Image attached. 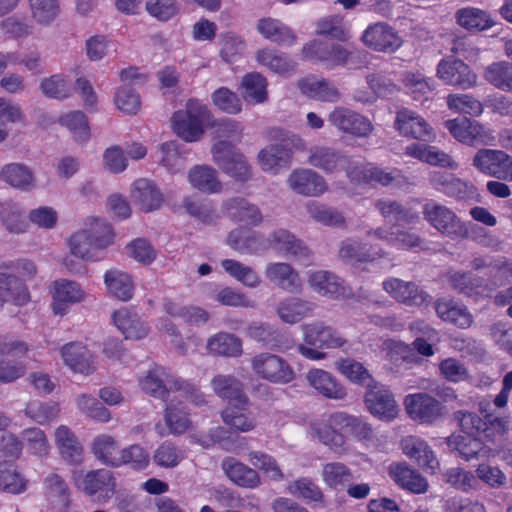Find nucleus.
<instances>
[{
  "label": "nucleus",
  "instance_id": "obj_1",
  "mask_svg": "<svg viewBox=\"0 0 512 512\" xmlns=\"http://www.w3.org/2000/svg\"><path fill=\"white\" fill-rule=\"evenodd\" d=\"M174 132L186 142H197L205 128L212 123V114L206 105L196 99L187 101L185 108L176 111L171 118Z\"/></svg>",
  "mask_w": 512,
  "mask_h": 512
},
{
  "label": "nucleus",
  "instance_id": "obj_2",
  "mask_svg": "<svg viewBox=\"0 0 512 512\" xmlns=\"http://www.w3.org/2000/svg\"><path fill=\"white\" fill-rule=\"evenodd\" d=\"M424 219L442 235L452 239L468 236L465 223L448 207L437 202H428L423 206Z\"/></svg>",
  "mask_w": 512,
  "mask_h": 512
},
{
  "label": "nucleus",
  "instance_id": "obj_3",
  "mask_svg": "<svg viewBox=\"0 0 512 512\" xmlns=\"http://www.w3.org/2000/svg\"><path fill=\"white\" fill-rule=\"evenodd\" d=\"M213 161L226 174L237 181L245 182L251 178V169L245 156L230 142L220 140L211 148Z\"/></svg>",
  "mask_w": 512,
  "mask_h": 512
},
{
  "label": "nucleus",
  "instance_id": "obj_4",
  "mask_svg": "<svg viewBox=\"0 0 512 512\" xmlns=\"http://www.w3.org/2000/svg\"><path fill=\"white\" fill-rule=\"evenodd\" d=\"M472 165L487 176L512 182V156L503 150L481 148L474 155Z\"/></svg>",
  "mask_w": 512,
  "mask_h": 512
},
{
  "label": "nucleus",
  "instance_id": "obj_5",
  "mask_svg": "<svg viewBox=\"0 0 512 512\" xmlns=\"http://www.w3.org/2000/svg\"><path fill=\"white\" fill-rule=\"evenodd\" d=\"M253 371L261 378L272 383H288L295 373L288 362L282 357L271 353L255 355L251 361Z\"/></svg>",
  "mask_w": 512,
  "mask_h": 512
},
{
  "label": "nucleus",
  "instance_id": "obj_6",
  "mask_svg": "<svg viewBox=\"0 0 512 512\" xmlns=\"http://www.w3.org/2000/svg\"><path fill=\"white\" fill-rule=\"evenodd\" d=\"M328 122L340 132L358 138H367L374 130L367 117L343 106L335 107L329 113Z\"/></svg>",
  "mask_w": 512,
  "mask_h": 512
},
{
  "label": "nucleus",
  "instance_id": "obj_7",
  "mask_svg": "<svg viewBox=\"0 0 512 512\" xmlns=\"http://www.w3.org/2000/svg\"><path fill=\"white\" fill-rule=\"evenodd\" d=\"M382 287L398 303L411 308L428 306L433 299L413 281L390 278L383 282Z\"/></svg>",
  "mask_w": 512,
  "mask_h": 512
},
{
  "label": "nucleus",
  "instance_id": "obj_8",
  "mask_svg": "<svg viewBox=\"0 0 512 512\" xmlns=\"http://www.w3.org/2000/svg\"><path fill=\"white\" fill-rule=\"evenodd\" d=\"M404 404L409 416L421 423H434L442 417V405L436 398L426 393L410 394Z\"/></svg>",
  "mask_w": 512,
  "mask_h": 512
},
{
  "label": "nucleus",
  "instance_id": "obj_9",
  "mask_svg": "<svg viewBox=\"0 0 512 512\" xmlns=\"http://www.w3.org/2000/svg\"><path fill=\"white\" fill-rule=\"evenodd\" d=\"M303 341L318 349H335L342 347L346 340L331 326L322 321H314L301 326Z\"/></svg>",
  "mask_w": 512,
  "mask_h": 512
},
{
  "label": "nucleus",
  "instance_id": "obj_10",
  "mask_svg": "<svg viewBox=\"0 0 512 512\" xmlns=\"http://www.w3.org/2000/svg\"><path fill=\"white\" fill-rule=\"evenodd\" d=\"M445 126L455 139L469 146L486 145L492 139L482 124L468 118L448 120Z\"/></svg>",
  "mask_w": 512,
  "mask_h": 512
},
{
  "label": "nucleus",
  "instance_id": "obj_11",
  "mask_svg": "<svg viewBox=\"0 0 512 512\" xmlns=\"http://www.w3.org/2000/svg\"><path fill=\"white\" fill-rule=\"evenodd\" d=\"M445 442L452 452L465 461L486 459L491 453V448L472 434L454 433L445 438Z\"/></svg>",
  "mask_w": 512,
  "mask_h": 512
},
{
  "label": "nucleus",
  "instance_id": "obj_12",
  "mask_svg": "<svg viewBox=\"0 0 512 512\" xmlns=\"http://www.w3.org/2000/svg\"><path fill=\"white\" fill-rule=\"evenodd\" d=\"M437 75L446 84L467 89L476 84L477 76L462 60L453 57L443 59L437 67Z\"/></svg>",
  "mask_w": 512,
  "mask_h": 512
},
{
  "label": "nucleus",
  "instance_id": "obj_13",
  "mask_svg": "<svg viewBox=\"0 0 512 512\" xmlns=\"http://www.w3.org/2000/svg\"><path fill=\"white\" fill-rule=\"evenodd\" d=\"M364 44L380 52L392 53L401 46V39L389 25L379 22L370 25L362 35Z\"/></svg>",
  "mask_w": 512,
  "mask_h": 512
},
{
  "label": "nucleus",
  "instance_id": "obj_14",
  "mask_svg": "<svg viewBox=\"0 0 512 512\" xmlns=\"http://www.w3.org/2000/svg\"><path fill=\"white\" fill-rule=\"evenodd\" d=\"M307 162L312 167L331 174L343 170L348 159L341 151L333 147L315 145L308 150Z\"/></svg>",
  "mask_w": 512,
  "mask_h": 512
},
{
  "label": "nucleus",
  "instance_id": "obj_15",
  "mask_svg": "<svg viewBox=\"0 0 512 512\" xmlns=\"http://www.w3.org/2000/svg\"><path fill=\"white\" fill-rule=\"evenodd\" d=\"M76 487L87 495H94L101 491H113L115 479L111 471L98 469L84 473L82 470L74 471L72 475Z\"/></svg>",
  "mask_w": 512,
  "mask_h": 512
},
{
  "label": "nucleus",
  "instance_id": "obj_16",
  "mask_svg": "<svg viewBox=\"0 0 512 512\" xmlns=\"http://www.w3.org/2000/svg\"><path fill=\"white\" fill-rule=\"evenodd\" d=\"M394 128L404 136L422 141H429L433 137L432 128L425 119L408 109L397 112Z\"/></svg>",
  "mask_w": 512,
  "mask_h": 512
},
{
  "label": "nucleus",
  "instance_id": "obj_17",
  "mask_svg": "<svg viewBox=\"0 0 512 512\" xmlns=\"http://www.w3.org/2000/svg\"><path fill=\"white\" fill-rule=\"evenodd\" d=\"M177 378L172 376L163 367H156L148 371L147 375L140 380L142 390L154 398L168 401L170 393L174 391Z\"/></svg>",
  "mask_w": 512,
  "mask_h": 512
},
{
  "label": "nucleus",
  "instance_id": "obj_18",
  "mask_svg": "<svg viewBox=\"0 0 512 512\" xmlns=\"http://www.w3.org/2000/svg\"><path fill=\"white\" fill-rule=\"evenodd\" d=\"M268 242L274 249L288 258L302 261L310 258V249L286 229L280 228L273 231L268 237Z\"/></svg>",
  "mask_w": 512,
  "mask_h": 512
},
{
  "label": "nucleus",
  "instance_id": "obj_19",
  "mask_svg": "<svg viewBox=\"0 0 512 512\" xmlns=\"http://www.w3.org/2000/svg\"><path fill=\"white\" fill-rule=\"evenodd\" d=\"M289 187L298 194L318 196L327 189L325 179L311 169H296L288 178Z\"/></svg>",
  "mask_w": 512,
  "mask_h": 512
},
{
  "label": "nucleus",
  "instance_id": "obj_20",
  "mask_svg": "<svg viewBox=\"0 0 512 512\" xmlns=\"http://www.w3.org/2000/svg\"><path fill=\"white\" fill-rule=\"evenodd\" d=\"M61 356L64 363L74 372L89 375L96 369L93 354L81 343H68L63 346Z\"/></svg>",
  "mask_w": 512,
  "mask_h": 512
},
{
  "label": "nucleus",
  "instance_id": "obj_21",
  "mask_svg": "<svg viewBox=\"0 0 512 512\" xmlns=\"http://www.w3.org/2000/svg\"><path fill=\"white\" fill-rule=\"evenodd\" d=\"M308 283L321 296L338 299L347 295L345 282L332 272L319 270L312 272Z\"/></svg>",
  "mask_w": 512,
  "mask_h": 512
},
{
  "label": "nucleus",
  "instance_id": "obj_22",
  "mask_svg": "<svg viewBox=\"0 0 512 512\" xmlns=\"http://www.w3.org/2000/svg\"><path fill=\"white\" fill-rule=\"evenodd\" d=\"M54 436L61 458L70 465L80 464L83 460V447L71 429L61 425L55 430Z\"/></svg>",
  "mask_w": 512,
  "mask_h": 512
},
{
  "label": "nucleus",
  "instance_id": "obj_23",
  "mask_svg": "<svg viewBox=\"0 0 512 512\" xmlns=\"http://www.w3.org/2000/svg\"><path fill=\"white\" fill-rule=\"evenodd\" d=\"M85 292L81 286L74 281L61 279L54 282L53 304L54 314L63 315L66 305L83 301Z\"/></svg>",
  "mask_w": 512,
  "mask_h": 512
},
{
  "label": "nucleus",
  "instance_id": "obj_24",
  "mask_svg": "<svg viewBox=\"0 0 512 512\" xmlns=\"http://www.w3.org/2000/svg\"><path fill=\"white\" fill-rule=\"evenodd\" d=\"M265 276L269 281L289 293H296L301 289L299 274L288 263H269L265 268Z\"/></svg>",
  "mask_w": 512,
  "mask_h": 512
},
{
  "label": "nucleus",
  "instance_id": "obj_25",
  "mask_svg": "<svg viewBox=\"0 0 512 512\" xmlns=\"http://www.w3.org/2000/svg\"><path fill=\"white\" fill-rule=\"evenodd\" d=\"M211 387L215 394L227 400L229 405L248 404L249 402L242 383L233 375L219 374L214 376L211 380Z\"/></svg>",
  "mask_w": 512,
  "mask_h": 512
},
{
  "label": "nucleus",
  "instance_id": "obj_26",
  "mask_svg": "<svg viewBox=\"0 0 512 512\" xmlns=\"http://www.w3.org/2000/svg\"><path fill=\"white\" fill-rule=\"evenodd\" d=\"M132 197L141 211L146 213L158 210L164 201L163 194L156 184L143 178L134 182Z\"/></svg>",
  "mask_w": 512,
  "mask_h": 512
},
{
  "label": "nucleus",
  "instance_id": "obj_27",
  "mask_svg": "<svg viewBox=\"0 0 512 512\" xmlns=\"http://www.w3.org/2000/svg\"><path fill=\"white\" fill-rule=\"evenodd\" d=\"M369 411L379 417L391 419L397 414V405L392 393L385 388H370L365 395Z\"/></svg>",
  "mask_w": 512,
  "mask_h": 512
},
{
  "label": "nucleus",
  "instance_id": "obj_28",
  "mask_svg": "<svg viewBox=\"0 0 512 512\" xmlns=\"http://www.w3.org/2000/svg\"><path fill=\"white\" fill-rule=\"evenodd\" d=\"M221 467L229 480L237 486L253 489L258 487L261 483L260 476L256 470L239 462L235 458H225L221 463Z\"/></svg>",
  "mask_w": 512,
  "mask_h": 512
},
{
  "label": "nucleus",
  "instance_id": "obj_29",
  "mask_svg": "<svg viewBox=\"0 0 512 512\" xmlns=\"http://www.w3.org/2000/svg\"><path fill=\"white\" fill-rule=\"evenodd\" d=\"M314 308L315 304L313 302L297 297H289L278 303L276 314L284 323L296 324L305 317L312 315Z\"/></svg>",
  "mask_w": 512,
  "mask_h": 512
},
{
  "label": "nucleus",
  "instance_id": "obj_30",
  "mask_svg": "<svg viewBox=\"0 0 512 512\" xmlns=\"http://www.w3.org/2000/svg\"><path fill=\"white\" fill-rule=\"evenodd\" d=\"M456 23L467 31H484L496 22L488 11L476 7H464L455 13Z\"/></svg>",
  "mask_w": 512,
  "mask_h": 512
},
{
  "label": "nucleus",
  "instance_id": "obj_31",
  "mask_svg": "<svg viewBox=\"0 0 512 512\" xmlns=\"http://www.w3.org/2000/svg\"><path fill=\"white\" fill-rule=\"evenodd\" d=\"M26 285L15 275L0 273V307L5 302L21 306L29 301Z\"/></svg>",
  "mask_w": 512,
  "mask_h": 512
},
{
  "label": "nucleus",
  "instance_id": "obj_32",
  "mask_svg": "<svg viewBox=\"0 0 512 512\" xmlns=\"http://www.w3.org/2000/svg\"><path fill=\"white\" fill-rule=\"evenodd\" d=\"M104 284L108 293L121 301H129L133 297L132 277L122 270L116 268L107 270L104 274Z\"/></svg>",
  "mask_w": 512,
  "mask_h": 512
},
{
  "label": "nucleus",
  "instance_id": "obj_33",
  "mask_svg": "<svg viewBox=\"0 0 512 512\" xmlns=\"http://www.w3.org/2000/svg\"><path fill=\"white\" fill-rule=\"evenodd\" d=\"M309 384L320 394L331 399H344L345 388L329 372L314 369L307 374Z\"/></svg>",
  "mask_w": 512,
  "mask_h": 512
},
{
  "label": "nucleus",
  "instance_id": "obj_34",
  "mask_svg": "<svg viewBox=\"0 0 512 512\" xmlns=\"http://www.w3.org/2000/svg\"><path fill=\"white\" fill-rule=\"evenodd\" d=\"M257 31L266 39L278 45L291 46L296 42V35L284 23L270 17L257 22Z\"/></svg>",
  "mask_w": 512,
  "mask_h": 512
},
{
  "label": "nucleus",
  "instance_id": "obj_35",
  "mask_svg": "<svg viewBox=\"0 0 512 512\" xmlns=\"http://www.w3.org/2000/svg\"><path fill=\"white\" fill-rule=\"evenodd\" d=\"M248 404L228 405L222 412L223 422L235 432H248L256 426V419L248 411Z\"/></svg>",
  "mask_w": 512,
  "mask_h": 512
},
{
  "label": "nucleus",
  "instance_id": "obj_36",
  "mask_svg": "<svg viewBox=\"0 0 512 512\" xmlns=\"http://www.w3.org/2000/svg\"><path fill=\"white\" fill-rule=\"evenodd\" d=\"M389 474L398 485L413 493L421 494L426 492L428 488L426 479L404 463L391 465Z\"/></svg>",
  "mask_w": 512,
  "mask_h": 512
},
{
  "label": "nucleus",
  "instance_id": "obj_37",
  "mask_svg": "<svg viewBox=\"0 0 512 512\" xmlns=\"http://www.w3.org/2000/svg\"><path fill=\"white\" fill-rule=\"evenodd\" d=\"M223 209L232 218L248 225H258L263 219L259 208L244 198L234 197L226 200Z\"/></svg>",
  "mask_w": 512,
  "mask_h": 512
},
{
  "label": "nucleus",
  "instance_id": "obj_38",
  "mask_svg": "<svg viewBox=\"0 0 512 512\" xmlns=\"http://www.w3.org/2000/svg\"><path fill=\"white\" fill-rule=\"evenodd\" d=\"M435 311L442 320L454 323L461 328H468L473 322L472 316L467 308L457 304L452 299H438L435 302Z\"/></svg>",
  "mask_w": 512,
  "mask_h": 512
},
{
  "label": "nucleus",
  "instance_id": "obj_39",
  "mask_svg": "<svg viewBox=\"0 0 512 512\" xmlns=\"http://www.w3.org/2000/svg\"><path fill=\"white\" fill-rule=\"evenodd\" d=\"M117 328L125 335L126 339L139 340L144 338L149 327L136 314L130 313L127 309H119L112 315Z\"/></svg>",
  "mask_w": 512,
  "mask_h": 512
},
{
  "label": "nucleus",
  "instance_id": "obj_40",
  "mask_svg": "<svg viewBox=\"0 0 512 512\" xmlns=\"http://www.w3.org/2000/svg\"><path fill=\"white\" fill-rule=\"evenodd\" d=\"M375 207L385 219L395 221L397 225L414 224L419 219L416 212L396 200L380 199L376 201Z\"/></svg>",
  "mask_w": 512,
  "mask_h": 512
},
{
  "label": "nucleus",
  "instance_id": "obj_41",
  "mask_svg": "<svg viewBox=\"0 0 512 512\" xmlns=\"http://www.w3.org/2000/svg\"><path fill=\"white\" fill-rule=\"evenodd\" d=\"M188 179L195 189L204 193H217L222 189L217 171L208 165H196L191 168Z\"/></svg>",
  "mask_w": 512,
  "mask_h": 512
},
{
  "label": "nucleus",
  "instance_id": "obj_42",
  "mask_svg": "<svg viewBox=\"0 0 512 512\" xmlns=\"http://www.w3.org/2000/svg\"><path fill=\"white\" fill-rule=\"evenodd\" d=\"M292 152L284 144H272L263 148L258 154V160L264 171H274L287 167L291 161Z\"/></svg>",
  "mask_w": 512,
  "mask_h": 512
},
{
  "label": "nucleus",
  "instance_id": "obj_43",
  "mask_svg": "<svg viewBox=\"0 0 512 512\" xmlns=\"http://www.w3.org/2000/svg\"><path fill=\"white\" fill-rule=\"evenodd\" d=\"M210 353L224 357H238L242 354V341L234 334L220 332L208 339Z\"/></svg>",
  "mask_w": 512,
  "mask_h": 512
},
{
  "label": "nucleus",
  "instance_id": "obj_44",
  "mask_svg": "<svg viewBox=\"0 0 512 512\" xmlns=\"http://www.w3.org/2000/svg\"><path fill=\"white\" fill-rule=\"evenodd\" d=\"M257 61L277 74H288L295 70L296 63L283 52L274 49H261L256 53Z\"/></svg>",
  "mask_w": 512,
  "mask_h": 512
},
{
  "label": "nucleus",
  "instance_id": "obj_45",
  "mask_svg": "<svg viewBox=\"0 0 512 512\" xmlns=\"http://www.w3.org/2000/svg\"><path fill=\"white\" fill-rule=\"evenodd\" d=\"M39 89L45 97L58 101L69 98L73 90L69 77L63 74H54L43 78Z\"/></svg>",
  "mask_w": 512,
  "mask_h": 512
},
{
  "label": "nucleus",
  "instance_id": "obj_46",
  "mask_svg": "<svg viewBox=\"0 0 512 512\" xmlns=\"http://www.w3.org/2000/svg\"><path fill=\"white\" fill-rule=\"evenodd\" d=\"M448 281L452 289L469 297L479 295L485 289L484 279L471 272H452Z\"/></svg>",
  "mask_w": 512,
  "mask_h": 512
},
{
  "label": "nucleus",
  "instance_id": "obj_47",
  "mask_svg": "<svg viewBox=\"0 0 512 512\" xmlns=\"http://www.w3.org/2000/svg\"><path fill=\"white\" fill-rule=\"evenodd\" d=\"M246 335L270 348L279 347L284 342V336L279 329L264 322L251 323L246 328Z\"/></svg>",
  "mask_w": 512,
  "mask_h": 512
},
{
  "label": "nucleus",
  "instance_id": "obj_48",
  "mask_svg": "<svg viewBox=\"0 0 512 512\" xmlns=\"http://www.w3.org/2000/svg\"><path fill=\"white\" fill-rule=\"evenodd\" d=\"M301 90L311 98L335 102L340 99L339 90L325 79H307L300 83Z\"/></svg>",
  "mask_w": 512,
  "mask_h": 512
},
{
  "label": "nucleus",
  "instance_id": "obj_49",
  "mask_svg": "<svg viewBox=\"0 0 512 512\" xmlns=\"http://www.w3.org/2000/svg\"><path fill=\"white\" fill-rule=\"evenodd\" d=\"M183 207L186 212L206 225L216 223L219 215L211 202L201 200L194 196L185 197Z\"/></svg>",
  "mask_w": 512,
  "mask_h": 512
},
{
  "label": "nucleus",
  "instance_id": "obj_50",
  "mask_svg": "<svg viewBox=\"0 0 512 512\" xmlns=\"http://www.w3.org/2000/svg\"><path fill=\"white\" fill-rule=\"evenodd\" d=\"M92 451L102 463L114 467L119 466V447L112 436L105 434L97 436L93 440Z\"/></svg>",
  "mask_w": 512,
  "mask_h": 512
},
{
  "label": "nucleus",
  "instance_id": "obj_51",
  "mask_svg": "<svg viewBox=\"0 0 512 512\" xmlns=\"http://www.w3.org/2000/svg\"><path fill=\"white\" fill-rule=\"evenodd\" d=\"M0 180L14 188L27 189L33 182V174L23 164L10 163L0 170Z\"/></svg>",
  "mask_w": 512,
  "mask_h": 512
},
{
  "label": "nucleus",
  "instance_id": "obj_52",
  "mask_svg": "<svg viewBox=\"0 0 512 512\" xmlns=\"http://www.w3.org/2000/svg\"><path fill=\"white\" fill-rule=\"evenodd\" d=\"M0 217L3 224L12 233H23L28 227L25 214L16 203L10 201L0 203Z\"/></svg>",
  "mask_w": 512,
  "mask_h": 512
},
{
  "label": "nucleus",
  "instance_id": "obj_53",
  "mask_svg": "<svg viewBox=\"0 0 512 512\" xmlns=\"http://www.w3.org/2000/svg\"><path fill=\"white\" fill-rule=\"evenodd\" d=\"M484 78L496 88L512 92V63L495 62L486 67Z\"/></svg>",
  "mask_w": 512,
  "mask_h": 512
},
{
  "label": "nucleus",
  "instance_id": "obj_54",
  "mask_svg": "<svg viewBox=\"0 0 512 512\" xmlns=\"http://www.w3.org/2000/svg\"><path fill=\"white\" fill-rule=\"evenodd\" d=\"M322 478L333 489H343L353 480L351 470L343 463L331 462L323 467Z\"/></svg>",
  "mask_w": 512,
  "mask_h": 512
},
{
  "label": "nucleus",
  "instance_id": "obj_55",
  "mask_svg": "<svg viewBox=\"0 0 512 512\" xmlns=\"http://www.w3.org/2000/svg\"><path fill=\"white\" fill-rule=\"evenodd\" d=\"M221 266L231 277L249 288H255L260 284L257 272L239 261L224 259L221 261Z\"/></svg>",
  "mask_w": 512,
  "mask_h": 512
},
{
  "label": "nucleus",
  "instance_id": "obj_56",
  "mask_svg": "<svg viewBox=\"0 0 512 512\" xmlns=\"http://www.w3.org/2000/svg\"><path fill=\"white\" fill-rule=\"evenodd\" d=\"M336 368L345 375L350 381L357 384L371 386L373 379L369 371L362 363L354 359H340L335 362Z\"/></svg>",
  "mask_w": 512,
  "mask_h": 512
},
{
  "label": "nucleus",
  "instance_id": "obj_57",
  "mask_svg": "<svg viewBox=\"0 0 512 512\" xmlns=\"http://www.w3.org/2000/svg\"><path fill=\"white\" fill-rule=\"evenodd\" d=\"M83 231H86L90 234L94 243V248H106L112 243L113 234L111 227L103 219L94 217L89 218Z\"/></svg>",
  "mask_w": 512,
  "mask_h": 512
},
{
  "label": "nucleus",
  "instance_id": "obj_58",
  "mask_svg": "<svg viewBox=\"0 0 512 512\" xmlns=\"http://www.w3.org/2000/svg\"><path fill=\"white\" fill-rule=\"evenodd\" d=\"M242 87L244 89V98L261 103L266 99L267 82L266 79L259 73H249L242 79Z\"/></svg>",
  "mask_w": 512,
  "mask_h": 512
},
{
  "label": "nucleus",
  "instance_id": "obj_59",
  "mask_svg": "<svg viewBox=\"0 0 512 512\" xmlns=\"http://www.w3.org/2000/svg\"><path fill=\"white\" fill-rule=\"evenodd\" d=\"M307 212L312 219L324 225L341 226L344 224V217L337 210L315 201L307 204Z\"/></svg>",
  "mask_w": 512,
  "mask_h": 512
},
{
  "label": "nucleus",
  "instance_id": "obj_60",
  "mask_svg": "<svg viewBox=\"0 0 512 512\" xmlns=\"http://www.w3.org/2000/svg\"><path fill=\"white\" fill-rule=\"evenodd\" d=\"M77 407L82 413L93 420L108 422L111 419L109 410L91 395H79L77 397Z\"/></svg>",
  "mask_w": 512,
  "mask_h": 512
},
{
  "label": "nucleus",
  "instance_id": "obj_61",
  "mask_svg": "<svg viewBox=\"0 0 512 512\" xmlns=\"http://www.w3.org/2000/svg\"><path fill=\"white\" fill-rule=\"evenodd\" d=\"M24 413L39 424H44L57 417L59 407L56 403L33 400L27 403Z\"/></svg>",
  "mask_w": 512,
  "mask_h": 512
},
{
  "label": "nucleus",
  "instance_id": "obj_62",
  "mask_svg": "<svg viewBox=\"0 0 512 512\" xmlns=\"http://www.w3.org/2000/svg\"><path fill=\"white\" fill-rule=\"evenodd\" d=\"M25 481L10 462H0V489L8 493H21L25 490Z\"/></svg>",
  "mask_w": 512,
  "mask_h": 512
},
{
  "label": "nucleus",
  "instance_id": "obj_63",
  "mask_svg": "<svg viewBox=\"0 0 512 512\" xmlns=\"http://www.w3.org/2000/svg\"><path fill=\"white\" fill-rule=\"evenodd\" d=\"M32 17L42 25L50 24L59 14L58 0H28Z\"/></svg>",
  "mask_w": 512,
  "mask_h": 512
},
{
  "label": "nucleus",
  "instance_id": "obj_64",
  "mask_svg": "<svg viewBox=\"0 0 512 512\" xmlns=\"http://www.w3.org/2000/svg\"><path fill=\"white\" fill-rule=\"evenodd\" d=\"M288 492L307 501L321 502L323 493L321 489L309 478H299L291 482L287 487Z\"/></svg>",
  "mask_w": 512,
  "mask_h": 512
}]
</instances>
